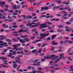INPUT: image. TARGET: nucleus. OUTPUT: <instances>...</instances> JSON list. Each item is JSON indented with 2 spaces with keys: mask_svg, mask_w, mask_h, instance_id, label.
Instances as JSON below:
<instances>
[{
  "mask_svg": "<svg viewBox=\"0 0 73 73\" xmlns=\"http://www.w3.org/2000/svg\"><path fill=\"white\" fill-rule=\"evenodd\" d=\"M56 55H52L50 56H45L44 57V59H50V58H53L52 59V60H56L57 58H58V56H55Z\"/></svg>",
  "mask_w": 73,
  "mask_h": 73,
  "instance_id": "nucleus-1",
  "label": "nucleus"
},
{
  "mask_svg": "<svg viewBox=\"0 0 73 73\" xmlns=\"http://www.w3.org/2000/svg\"><path fill=\"white\" fill-rule=\"evenodd\" d=\"M49 33H41L40 34V36H40V37L39 38V39H43L45 37H46V36H49Z\"/></svg>",
  "mask_w": 73,
  "mask_h": 73,
  "instance_id": "nucleus-2",
  "label": "nucleus"
},
{
  "mask_svg": "<svg viewBox=\"0 0 73 73\" xmlns=\"http://www.w3.org/2000/svg\"><path fill=\"white\" fill-rule=\"evenodd\" d=\"M23 40H23L22 39H20L19 40V41L20 42H22V43H25L26 42H26H28L29 41H30V39L27 38H23Z\"/></svg>",
  "mask_w": 73,
  "mask_h": 73,
  "instance_id": "nucleus-3",
  "label": "nucleus"
},
{
  "mask_svg": "<svg viewBox=\"0 0 73 73\" xmlns=\"http://www.w3.org/2000/svg\"><path fill=\"white\" fill-rule=\"evenodd\" d=\"M46 23L42 24L41 25L40 28V29H42L41 28H46V27H47V26H44V25H46Z\"/></svg>",
  "mask_w": 73,
  "mask_h": 73,
  "instance_id": "nucleus-4",
  "label": "nucleus"
},
{
  "mask_svg": "<svg viewBox=\"0 0 73 73\" xmlns=\"http://www.w3.org/2000/svg\"><path fill=\"white\" fill-rule=\"evenodd\" d=\"M5 1L0 2V4L1 7H2V8H4V5L5 4Z\"/></svg>",
  "mask_w": 73,
  "mask_h": 73,
  "instance_id": "nucleus-5",
  "label": "nucleus"
},
{
  "mask_svg": "<svg viewBox=\"0 0 73 73\" xmlns=\"http://www.w3.org/2000/svg\"><path fill=\"white\" fill-rule=\"evenodd\" d=\"M59 54L60 55V58H59L60 59H61V58H65V57L63 56V55L64 54V53L60 54Z\"/></svg>",
  "mask_w": 73,
  "mask_h": 73,
  "instance_id": "nucleus-6",
  "label": "nucleus"
},
{
  "mask_svg": "<svg viewBox=\"0 0 73 73\" xmlns=\"http://www.w3.org/2000/svg\"><path fill=\"white\" fill-rule=\"evenodd\" d=\"M0 40H4L5 38H6V37L3 35L0 36Z\"/></svg>",
  "mask_w": 73,
  "mask_h": 73,
  "instance_id": "nucleus-7",
  "label": "nucleus"
},
{
  "mask_svg": "<svg viewBox=\"0 0 73 73\" xmlns=\"http://www.w3.org/2000/svg\"><path fill=\"white\" fill-rule=\"evenodd\" d=\"M52 45H57V44H58V42H56V41L54 40L52 42Z\"/></svg>",
  "mask_w": 73,
  "mask_h": 73,
  "instance_id": "nucleus-8",
  "label": "nucleus"
},
{
  "mask_svg": "<svg viewBox=\"0 0 73 73\" xmlns=\"http://www.w3.org/2000/svg\"><path fill=\"white\" fill-rule=\"evenodd\" d=\"M40 24H41L40 23L38 22L35 25H33L32 27H36L37 26H38L39 25H40Z\"/></svg>",
  "mask_w": 73,
  "mask_h": 73,
  "instance_id": "nucleus-9",
  "label": "nucleus"
},
{
  "mask_svg": "<svg viewBox=\"0 0 73 73\" xmlns=\"http://www.w3.org/2000/svg\"><path fill=\"white\" fill-rule=\"evenodd\" d=\"M3 42L4 41H3L0 40V44H0V45L2 46V48H3V46H4V43H3Z\"/></svg>",
  "mask_w": 73,
  "mask_h": 73,
  "instance_id": "nucleus-10",
  "label": "nucleus"
},
{
  "mask_svg": "<svg viewBox=\"0 0 73 73\" xmlns=\"http://www.w3.org/2000/svg\"><path fill=\"white\" fill-rule=\"evenodd\" d=\"M51 21H59L60 19H50Z\"/></svg>",
  "mask_w": 73,
  "mask_h": 73,
  "instance_id": "nucleus-11",
  "label": "nucleus"
},
{
  "mask_svg": "<svg viewBox=\"0 0 73 73\" xmlns=\"http://www.w3.org/2000/svg\"><path fill=\"white\" fill-rule=\"evenodd\" d=\"M51 40H53V39H54V38H55V37H56V35H52V36H51Z\"/></svg>",
  "mask_w": 73,
  "mask_h": 73,
  "instance_id": "nucleus-12",
  "label": "nucleus"
},
{
  "mask_svg": "<svg viewBox=\"0 0 73 73\" xmlns=\"http://www.w3.org/2000/svg\"><path fill=\"white\" fill-rule=\"evenodd\" d=\"M62 19H64L65 20H66V19H68V18L66 17H65L63 16H62Z\"/></svg>",
  "mask_w": 73,
  "mask_h": 73,
  "instance_id": "nucleus-13",
  "label": "nucleus"
},
{
  "mask_svg": "<svg viewBox=\"0 0 73 73\" xmlns=\"http://www.w3.org/2000/svg\"><path fill=\"white\" fill-rule=\"evenodd\" d=\"M0 65L1 66L3 67V68H8L9 67V66H5V65L4 64H1Z\"/></svg>",
  "mask_w": 73,
  "mask_h": 73,
  "instance_id": "nucleus-14",
  "label": "nucleus"
},
{
  "mask_svg": "<svg viewBox=\"0 0 73 73\" xmlns=\"http://www.w3.org/2000/svg\"><path fill=\"white\" fill-rule=\"evenodd\" d=\"M41 40H36L34 42H33V44H35V43H36V42H39V41H41Z\"/></svg>",
  "mask_w": 73,
  "mask_h": 73,
  "instance_id": "nucleus-15",
  "label": "nucleus"
},
{
  "mask_svg": "<svg viewBox=\"0 0 73 73\" xmlns=\"http://www.w3.org/2000/svg\"><path fill=\"white\" fill-rule=\"evenodd\" d=\"M0 59H2V60H6L7 59V58L4 56H1L0 57Z\"/></svg>",
  "mask_w": 73,
  "mask_h": 73,
  "instance_id": "nucleus-16",
  "label": "nucleus"
},
{
  "mask_svg": "<svg viewBox=\"0 0 73 73\" xmlns=\"http://www.w3.org/2000/svg\"><path fill=\"white\" fill-rule=\"evenodd\" d=\"M60 58H59L58 59L56 60H55V61L54 62H53V64H57V61H60Z\"/></svg>",
  "mask_w": 73,
  "mask_h": 73,
  "instance_id": "nucleus-17",
  "label": "nucleus"
},
{
  "mask_svg": "<svg viewBox=\"0 0 73 73\" xmlns=\"http://www.w3.org/2000/svg\"><path fill=\"white\" fill-rule=\"evenodd\" d=\"M13 7L15 9H17V6L16 5H13Z\"/></svg>",
  "mask_w": 73,
  "mask_h": 73,
  "instance_id": "nucleus-18",
  "label": "nucleus"
},
{
  "mask_svg": "<svg viewBox=\"0 0 73 73\" xmlns=\"http://www.w3.org/2000/svg\"><path fill=\"white\" fill-rule=\"evenodd\" d=\"M13 68H16L17 66V64H13Z\"/></svg>",
  "mask_w": 73,
  "mask_h": 73,
  "instance_id": "nucleus-19",
  "label": "nucleus"
},
{
  "mask_svg": "<svg viewBox=\"0 0 73 73\" xmlns=\"http://www.w3.org/2000/svg\"><path fill=\"white\" fill-rule=\"evenodd\" d=\"M31 25H32V24L31 23H29L27 24V26L28 27H30V26H31Z\"/></svg>",
  "mask_w": 73,
  "mask_h": 73,
  "instance_id": "nucleus-20",
  "label": "nucleus"
},
{
  "mask_svg": "<svg viewBox=\"0 0 73 73\" xmlns=\"http://www.w3.org/2000/svg\"><path fill=\"white\" fill-rule=\"evenodd\" d=\"M36 52H37V50L36 49H34L32 51V52L33 53H36Z\"/></svg>",
  "mask_w": 73,
  "mask_h": 73,
  "instance_id": "nucleus-21",
  "label": "nucleus"
},
{
  "mask_svg": "<svg viewBox=\"0 0 73 73\" xmlns=\"http://www.w3.org/2000/svg\"><path fill=\"white\" fill-rule=\"evenodd\" d=\"M69 8V7L68 6H66L65 8H64V9L65 10H68V9Z\"/></svg>",
  "mask_w": 73,
  "mask_h": 73,
  "instance_id": "nucleus-22",
  "label": "nucleus"
},
{
  "mask_svg": "<svg viewBox=\"0 0 73 73\" xmlns=\"http://www.w3.org/2000/svg\"><path fill=\"white\" fill-rule=\"evenodd\" d=\"M40 63H41V62H37L36 63V66H40Z\"/></svg>",
  "mask_w": 73,
  "mask_h": 73,
  "instance_id": "nucleus-23",
  "label": "nucleus"
},
{
  "mask_svg": "<svg viewBox=\"0 0 73 73\" xmlns=\"http://www.w3.org/2000/svg\"><path fill=\"white\" fill-rule=\"evenodd\" d=\"M63 4H64L66 5H68V4H69V3H68L67 2L64 1L63 2Z\"/></svg>",
  "mask_w": 73,
  "mask_h": 73,
  "instance_id": "nucleus-24",
  "label": "nucleus"
},
{
  "mask_svg": "<svg viewBox=\"0 0 73 73\" xmlns=\"http://www.w3.org/2000/svg\"><path fill=\"white\" fill-rule=\"evenodd\" d=\"M44 7V10H48L49 9V7Z\"/></svg>",
  "mask_w": 73,
  "mask_h": 73,
  "instance_id": "nucleus-25",
  "label": "nucleus"
},
{
  "mask_svg": "<svg viewBox=\"0 0 73 73\" xmlns=\"http://www.w3.org/2000/svg\"><path fill=\"white\" fill-rule=\"evenodd\" d=\"M50 72H51V73H55L56 72V71H54V70H50Z\"/></svg>",
  "mask_w": 73,
  "mask_h": 73,
  "instance_id": "nucleus-26",
  "label": "nucleus"
},
{
  "mask_svg": "<svg viewBox=\"0 0 73 73\" xmlns=\"http://www.w3.org/2000/svg\"><path fill=\"white\" fill-rule=\"evenodd\" d=\"M24 30H20L18 32V33H22V32H24Z\"/></svg>",
  "mask_w": 73,
  "mask_h": 73,
  "instance_id": "nucleus-27",
  "label": "nucleus"
},
{
  "mask_svg": "<svg viewBox=\"0 0 73 73\" xmlns=\"http://www.w3.org/2000/svg\"><path fill=\"white\" fill-rule=\"evenodd\" d=\"M47 45V43H43L42 45L41 46V47H44V46H45V45Z\"/></svg>",
  "mask_w": 73,
  "mask_h": 73,
  "instance_id": "nucleus-28",
  "label": "nucleus"
},
{
  "mask_svg": "<svg viewBox=\"0 0 73 73\" xmlns=\"http://www.w3.org/2000/svg\"><path fill=\"white\" fill-rule=\"evenodd\" d=\"M3 50V52L4 53H5V52H7V49L6 48H5Z\"/></svg>",
  "mask_w": 73,
  "mask_h": 73,
  "instance_id": "nucleus-29",
  "label": "nucleus"
},
{
  "mask_svg": "<svg viewBox=\"0 0 73 73\" xmlns=\"http://www.w3.org/2000/svg\"><path fill=\"white\" fill-rule=\"evenodd\" d=\"M55 1L57 2V3H58L59 4H60V3H61L62 2V1Z\"/></svg>",
  "mask_w": 73,
  "mask_h": 73,
  "instance_id": "nucleus-30",
  "label": "nucleus"
},
{
  "mask_svg": "<svg viewBox=\"0 0 73 73\" xmlns=\"http://www.w3.org/2000/svg\"><path fill=\"white\" fill-rule=\"evenodd\" d=\"M65 30L66 31H67L68 32H69V31H72V29H66Z\"/></svg>",
  "mask_w": 73,
  "mask_h": 73,
  "instance_id": "nucleus-31",
  "label": "nucleus"
},
{
  "mask_svg": "<svg viewBox=\"0 0 73 73\" xmlns=\"http://www.w3.org/2000/svg\"><path fill=\"white\" fill-rule=\"evenodd\" d=\"M28 37V36L27 35H25L23 36H21V37L22 38H25L26 37Z\"/></svg>",
  "mask_w": 73,
  "mask_h": 73,
  "instance_id": "nucleus-32",
  "label": "nucleus"
},
{
  "mask_svg": "<svg viewBox=\"0 0 73 73\" xmlns=\"http://www.w3.org/2000/svg\"><path fill=\"white\" fill-rule=\"evenodd\" d=\"M12 40L14 41V42H17V40H16V38H13L12 39Z\"/></svg>",
  "mask_w": 73,
  "mask_h": 73,
  "instance_id": "nucleus-33",
  "label": "nucleus"
},
{
  "mask_svg": "<svg viewBox=\"0 0 73 73\" xmlns=\"http://www.w3.org/2000/svg\"><path fill=\"white\" fill-rule=\"evenodd\" d=\"M6 41H7V42H11V40L9 39H6Z\"/></svg>",
  "mask_w": 73,
  "mask_h": 73,
  "instance_id": "nucleus-34",
  "label": "nucleus"
},
{
  "mask_svg": "<svg viewBox=\"0 0 73 73\" xmlns=\"http://www.w3.org/2000/svg\"><path fill=\"white\" fill-rule=\"evenodd\" d=\"M58 28H61L63 27V26L62 25H59L58 26Z\"/></svg>",
  "mask_w": 73,
  "mask_h": 73,
  "instance_id": "nucleus-35",
  "label": "nucleus"
},
{
  "mask_svg": "<svg viewBox=\"0 0 73 73\" xmlns=\"http://www.w3.org/2000/svg\"><path fill=\"white\" fill-rule=\"evenodd\" d=\"M38 61H40V60H38V59H36L34 61V63H36L37 62H38Z\"/></svg>",
  "mask_w": 73,
  "mask_h": 73,
  "instance_id": "nucleus-36",
  "label": "nucleus"
},
{
  "mask_svg": "<svg viewBox=\"0 0 73 73\" xmlns=\"http://www.w3.org/2000/svg\"><path fill=\"white\" fill-rule=\"evenodd\" d=\"M13 28H17V27H18V26L17 25H14L13 26Z\"/></svg>",
  "mask_w": 73,
  "mask_h": 73,
  "instance_id": "nucleus-37",
  "label": "nucleus"
},
{
  "mask_svg": "<svg viewBox=\"0 0 73 73\" xmlns=\"http://www.w3.org/2000/svg\"><path fill=\"white\" fill-rule=\"evenodd\" d=\"M16 52L15 51H13V55H15V54H16Z\"/></svg>",
  "mask_w": 73,
  "mask_h": 73,
  "instance_id": "nucleus-38",
  "label": "nucleus"
},
{
  "mask_svg": "<svg viewBox=\"0 0 73 73\" xmlns=\"http://www.w3.org/2000/svg\"><path fill=\"white\" fill-rule=\"evenodd\" d=\"M41 50H42V48H40L39 50H38L39 52H38L39 53H41Z\"/></svg>",
  "mask_w": 73,
  "mask_h": 73,
  "instance_id": "nucleus-39",
  "label": "nucleus"
},
{
  "mask_svg": "<svg viewBox=\"0 0 73 73\" xmlns=\"http://www.w3.org/2000/svg\"><path fill=\"white\" fill-rule=\"evenodd\" d=\"M33 9V7H29V11H31V10H32V9Z\"/></svg>",
  "mask_w": 73,
  "mask_h": 73,
  "instance_id": "nucleus-40",
  "label": "nucleus"
},
{
  "mask_svg": "<svg viewBox=\"0 0 73 73\" xmlns=\"http://www.w3.org/2000/svg\"><path fill=\"white\" fill-rule=\"evenodd\" d=\"M57 31L58 32H61L62 31H61V29H58L57 30Z\"/></svg>",
  "mask_w": 73,
  "mask_h": 73,
  "instance_id": "nucleus-41",
  "label": "nucleus"
},
{
  "mask_svg": "<svg viewBox=\"0 0 73 73\" xmlns=\"http://www.w3.org/2000/svg\"><path fill=\"white\" fill-rule=\"evenodd\" d=\"M42 9L40 10L41 11H44V7H42L41 8Z\"/></svg>",
  "mask_w": 73,
  "mask_h": 73,
  "instance_id": "nucleus-42",
  "label": "nucleus"
},
{
  "mask_svg": "<svg viewBox=\"0 0 73 73\" xmlns=\"http://www.w3.org/2000/svg\"><path fill=\"white\" fill-rule=\"evenodd\" d=\"M13 47H14V48H17V46L16 44H14L13 45Z\"/></svg>",
  "mask_w": 73,
  "mask_h": 73,
  "instance_id": "nucleus-43",
  "label": "nucleus"
},
{
  "mask_svg": "<svg viewBox=\"0 0 73 73\" xmlns=\"http://www.w3.org/2000/svg\"><path fill=\"white\" fill-rule=\"evenodd\" d=\"M66 24L68 25H69L71 24V23H70V22H67L66 23Z\"/></svg>",
  "mask_w": 73,
  "mask_h": 73,
  "instance_id": "nucleus-44",
  "label": "nucleus"
},
{
  "mask_svg": "<svg viewBox=\"0 0 73 73\" xmlns=\"http://www.w3.org/2000/svg\"><path fill=\"white\" fill-rule=\"evenodd\" d=\"M27 19H32V17H31V16H28L27 17Z\"/></svg>",
  "mask_w": 73,
  "mask_h": 73,
  "instance_id": "nucleus-45",
  "label": "nucleus"
},
{
  "mask_svg": "<svg viewBox=\"0 0 73 73\" xmlns=\"http://www.w3.org/2000/svg\"><path fill=\"white\" fill-rule=\"evenodd\" d=\"M51 39V38L50 37H48L47 38V40L49 41V40H50Z\"/></svg>",
  "mask_w": 73,
  "mask_h": 73,
  "instance_id": "nucleus-46",
  "label": "nucleus"
},
{
  "mask_svg": "<svg viewBox=\"0 0 73 73\" xmlns=\"http://www.w3.org/2000/svg\"><path fill=\"white\" fill-rule=\"evenodd\" d=\"M68 58L70 61H72V59L71 57H68Z\"/></svg>",
  "mask_w": 73,
  "mask_h": 73,
  "instance_id": "nucleus-47",
  "label": "nucleus"
},
{
  "mask_svg": "<svg viewBox=\"0 0 73 73\" xmlns=\"http://www.w3.org/2000/svg\"><path fill=\"white\" fill-rule=\"evenodd\" d=\"M18 71H19V72H23V70L22 69L21 70H18Z\"/></svg>",
  "mask_w": 73,
  "mask_h": 73,
  "instance_id": "nucleus-48",
  "label": "nucleus"
},
{
  "mask_svg": "<svg viewBox=\"0 0 73 73\" xmlns=\"http://www.w3.org/2000/svg\"><path fill=\"white\" fill-rule=\"evenodd\" d=\"M69 41V40H65L64 42V43H67Z\"/></svg>",
  "mask_w": 73,
  "mask_h": 73,
  "instance_id": "nucleus-49",
  "label": "nucleus"
},
{
  "mask_svg": "<svg viewBox=\"0 0 73 73\" xmlns=\"http://www.w3.org/2000/svg\"><path fill=\"white\" fill-rule=\"evenodd\" d=\"M65 28H66V29H70V28H69V27L67 26L65 27Z\"/></svg>",
  "mask_w": 73,
  "mask_h": 73,
  "instance_id": "nucleus-50",
  "label": "nucleus"
},
{
  "mask_svg": "<svg viewBox=\"0 0 73 73\" xmlns=\"http://www.w3.org/2000/svg\"><path fill=\"white\" fill-rule=\"evenodd\" d=\"M36 15L35 13H33L32 14V16H36Z\"/></svg>",
  "mask_w": 73,
  "mask_h": 73,
  "instance_id": "nucleus-51",
  "label": "nucleus"
},
{
  "mask_svg": "<svg viewBox=\"0 0 73 73\" xmlns=\"http://www.w3.org/2000/svg\"><path fill=\"white\" fill-rule=\"evenodd\" d=\"M26 32V33H29V32H28V30H24V32Z\"/></svg>",
  "mask_w": 73,
  "mask_h": 73,
  "instance_id": "nucleus-52",
  "label": "nucleus"
},
{
  "mask_svg": "<svg viewBox=\"0 0 73 73\" xmlns=\"http://www.w3.org/2000/svg\"><path fill=\"white\" fill-rule=\"evenodd\" d=\"M5 8H9V6L8 5H5Z\"/></svg>",
  "mask_w": 73,
  "mask_h": 73,
  "instance_id": "nucleus-53",
  "label": "nucleus"
},
{
  "mask_svg": "<svg viewBox=\"0 0 73 73\" xmlns=\"http://www.w3.org/2000/svg\"><path fill=\"white\" fill-rule=\"evenodd\" d=\"M8 12H9V13H12L13 12V11L12 10H11V11L9 10Z\"/></svg>",
  "mask_w": 73,
  "mask_h": 73,
  "instance_id": "nucleus-54",
  "label": "nucleus"
},
{
  "mask_svg": "<svg viewBox=\"0 0 73 73\" xmlns=\"http://www.w3.org/2000/svg\"><path fill=\"white\" fill-rule=\"evenodd\" d=\"M2 25L4 28H5V26H6L5 24L4 23L3 24H2Z\"/></svg>",
  "mask_w": 73,
  "mask_h": 73,
  "instance_id": "nucleus-55",
  "label": "nucleus"
},
{
  "mask_svg": "<svg viewBox=\"0 0 73 73\" xmlns=\"http://www.w3.org/2000/svg\"><path fill=\"white\" fill-rule=\"evenodd\" d=\"M4 44V46H7V43L5 42Z\"/></svg>",
  "mask_w": 73,
  "mask_h": 73,
  "instance_id": "nucleus-56",
  "label": "nucleus"
},
{
  "mask_svg": "<svg viewBox=\"0 0 73 73\" xmlns=\"http://www.w3.org/2000/svg\"><path fill=\"white\" fill-rule=\"evenodd\" d=\"M4 11H9L8 10V9H4Z\"/></svg>",
  "mask_w": 73,
  "mask_h": 73,
  "instance_id": "nucleus-57",
  "label": "nucleus"
},
{
  "mask_svg": "<svg viewBox=\"0 0 73 73\" xmlns=\"http://www.w3.org/2000/svg\"><path fill=\"white\" fill-rule=\"evenodd\" d=\"M60 43L62 44H64V42L63 41H60Z\"/></svg>",
  "mask_w": 73,
  "mask_h": 73,
  "instance_id": "nucleus-58",
  "label": "nucleus"
},
{
  "mask_svg": "<svg viewBox=\"0 0 73 73\" xmlns=\"http://www.w3.org/2000/svg\"><path fill=\"white\" fill-rule=\"evenodd\" d=\"M32 71H33V73H36L37 72V71L35 70H33Z\"/></svg>",
  "mask_w": 73,
  "mask_h": 73,
  "instance_id": "nucleus-59",
  "label": "nucleus"
},
{
  "mask_svg": "<svg viewBox=\"0 0 73 73\" xmlns=\"http://www.w3.org/2000/svg\"><path fill=\"white\" fill-rule=\"evenodd\" d=\"M46 16H45L44 15H42V16H40V18H42V17H45Z\"/></svg>",
  "mask_w": 73,
  "mask_h": 73,
  "instance_id": "nucleus-60",
  "label": "nucleus"
},
{
  "mask_svg": "<svg viewBox=\"0 0 73 73\" xmlns=\"http://www.w3.org/2000/svg\"><path fill=\"white\" fill-rule=\"evenodd\" d=\"M31 68H32V66H29L27 68V69H31Z\"/></svg>",
  "mask_w": 73,
  "mask_h": 73,
  "instance_id": "nucleus-61",
  "label": "nucleus"
},
{
  "mask_svg": "<svg viewBox=\"0 0 73 73\" xmlns=\"http://www.w3.org/2000/svg\"><path fill=\"white\" fill-rule=\"evenodd\" d=\"M53 65L55 66H59V65H58V64H54Z\"/></svg>",
  "mask_w": 73,
  "mask_h": 73,
  "instance_id": "nucleus-62",
  "label": "nucleus"
},
{
  "mask_svg": "<svg viewBox=\"0 0 73 73\" xmlns=\"http://www.w3.org/2000/svg\"><path fill=\"white\" fill-rule=\"evenodd\" d=\"M68 43H70V44H72V42H73V41H69L68 42Z\"/></svg>",
  "mask_w": 73,
  "mask_h": 73,
  "instance_id": "nucleus-63",
  "label": "nucleus"
},
{
  "mask_svg": "<svg viewBox=\"0 0 73 73\" xmlns=\"http://www.w3.org/2000/svg\"><path fill=\"white\" fill-rule=\"evenodd\" d=\"M62 37L60 36L58 38V39H62Z\"/></svg>",
  "mask_w": 73,
  "mask_h": 73,
  "instance_id": "nucleus-64",
  "label": "nucleus"
}]
</instances>
